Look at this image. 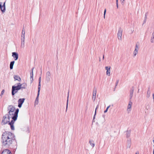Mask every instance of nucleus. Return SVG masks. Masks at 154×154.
Returning a JSON list of instances; mask_svg holds the SVG:
<instances>
[{
  "mask_svg": "<svg viewBox=\"0 0 154 154\" xmlns=\"http://www.w3.org/2000/svg\"><path fill=\"white\" fill-rule=\"evenodd\" d=\"M34 69V67L32 69V72L30 73V79H31V82H32L33 81V70Z\"/></svg>",
  "mask_w": 154,
  "mask_h": 154,
  "instance_id": "18",
  "label": "nucleus"
},
{
  "mask_svg": "<svg viewBox=\"0 0 154 154\" xmlns=\"http://www.w3.org/2000/svg\"><path fill=\"white\" fill-rule=\"evenodd\" d=\"M106 9H105V10H104V18L105 19V14H106Z\"/></svg>",
  "mask_w": 154,
  "mask_h": 154,
  "instance_id": "34",
  "label": "nucleus"
},
{
  "mask_svg": "<svg viewBox=\"0 0 154 154\" xmlns=\"http://www.w3.org/2000/svg\"><path fill=\"white\" fill-rule=\"evenodd\" d=\"M23 33L24 34H25V29L24 28V26H23L22 30V34H23Z\"/></svg>",
  "mask_w": 154,
  "mask_h": 154,
  "instance_id": "32",
  "label": "nucleus"
},
{
  "mask_svg": "<svg viewBox=\"0 0 154 154\" xmlns=\"http://www.w3.org/2000/svg\"><path fill=\"white\" fill-rule=\"evenodd\" d=\"M7 0H6L5 2L4 3L3 5H2V3L0 2V8L1 11L2 13H4L5 12L6 10L5 7V3Z\"/></svg>",
  "mask_w": 154,
  "mask_h": 154,
  "instance_id": "7",
  "label": "nucleus"
},
{
  "mask_svg": "<svg viewBox=\"0 0 154 154\" xmlns=\"http://www.w3.org/2000/svg\"><path fill=\"white\" fill-rule=\"evenodd\" d=\"M25 40H24L23 39V40H21V47L22 48H23L24 47V42Z\"/></svg>",
  "mask_w": 154,
  "mask_h": 154,
  "instance_id": "22",
  "label": "nucleus"
},
{
  "mask_svg": "<svg viewBox=\"0 0 154 154\" xmlns=\"http://www.w3.org/2000/svg\"><path fill=\"white\" fill-rule=\"evenodd\" d=\"M137 53L138 52L137 51H134L133 52V57H135Z\"/></svg>",
  "mask_w": 154,
  "mask_h": 154,
  "instance_id": "28",
  "label": "nucleus"
},
{
  "mask_svg": "<svg viewBox=\"0 0 154 154\" xmlns=\"http://www.w3.org/2000/svg\"><path fill=\"white\" fill-rule=\"evenodd\" d=\"M69 91H68V96H67V101H66V111H67V107H68V101H69L68 98H69Z\"/></svg>",
  "mask_w": 154,
  "mask_h": 154,
  "instance_id": "23",
  "label": "nucleus"
},
{
  "mask_svg": "<svg viewBox=\"0 0 154 154\" xmlns=\"http://www.w3.org/2000/svg\"><path fill=\"white\" fill-rule=\"evenodd\" d=\"M124 1H125V0H121V2L122 3H123Z\"/></svg>",
  "mask_w": 154,
  "mask_h": 154,
  "instance_id": "43",
  "label": "nucleus"
},
{
  "mask_svg": "<svg viewBox=\"0 0 154 154\" xmlns=\"http://www.w3.org/2000/svg\"><path fill=\"white\" fill-rule=\"evenodd\" d=\"M133 95L132 94H130V98H129V99H130V100H131V98H132V97H133Z\"/></svg>",
  "mask_w": 154,
  "mask_h": 154,
  "instance_id": "35",
  "label": "nucleus"
},
{
  "mask_svg": "<svg viewBox=\"0 0 154 154\" xmlns=\"http://www.w3.org/2000/svg\"><path fill=\"white\" fill-rule=\"evenodd\" d=\"M132 103L131 101V100H129L128 105L127 107V111L129 113V112L131 111V105Z\"/></svg>",
  "mask_w": 154,
  "mask_h": 154,
  "instance_id": "12",
  "label": "nucleus"
},
{
  "mask_svg": "<svg viewBox=\"0 0 154 154\" xmlns=\"http://www.w3.org/2000/svg\"><path fill=\"white\" fill-rule=\"evenodd\" d=\"M97 93V89L96 88H94L93 92L92 99L94 101L96 99V96Z\"/></svg>",
  "mask_w": 154,
  "mask_h": 154,
  "instance_id": "11",
  "label": "nucleus"
},
{
  "mask_svg": "<svg viewBox=\"0 0 154 154\" xmlns=\"http://www.w3.org/2000/svg\"><path fill=\"white\" fill-rule=\"evenodd\" d=\"M14 78L15 80H17L19 82H20L21 80L20 78L18 75H14Z\"/></svg>",
  "mask_w": 154,
  "mask_h": 154,
  "instance_id": "19",
  "label": "nucleus"
},
{
  "mask_svg": "<svg viewBox=\"0 0 154 154\" xmlns=\"http://www.w3.org/2000/svg\"><path fill=\"white\" fill-rule=\"evenodd\" d=\"M153 154H154V150L153 151Z\"/></svg>",
  "mask_w": 154,
  "mask_h": 154,
  "instance_id": "51",
  "label": "nucleus"
},
{
  "mask_svg": "<svg viewBox=\"0 0 154 154\" xmlns=\"http://www.w3.org/2000/svg\"><path fill=\"white\" fill-rule=\"evenodd\" d=\"M116 7H117V8H118V3H116Z\"/></svg>",
  "mask_w": 154,
  "mask_h": 154,
  "instance_id": "42",
  "label": "nucleus"
},
{
  "mask_svg": "<svg viewBox=\"0 0 154 154\" xmlns=\"http://www.w3.org/2000/svg\"><path fill=\"white\" fill-rule=\"evenodd\" d=\"M100 61V57L99 58V61Z\"/></svg>",
  "mask_w": 154,
  "mask_h": 154,
  "instance_id": "50",
  "label": "nucleus"
},
{
  "mask_svg": "<svg viewBox=\"0 0 154 154\" xmlns=\"http://www.w3.org/2000/svg\"><path fill=\"white\" fill-rule=\"evenodd\" d=\"M12 56L14 57L15 60H17L18 58V54L16 52L12 53Z\"/></svg>",
  "mask_w": 154,
  "mask_h": 154,
  "instance_id": "13",
  "label": "nucleus"
},
{
  "mask_svg": "<svg viewBox=\"0 0 154 154\" xmlns=\"http://www.w3.org/2000/svg\"><path fill=\"white\" fill-rule=\"evenodd\" d=\"M4 92H5L4 90H3L1 92V94H0V96H1L2 97V95L3 94Z\"/></svg>",
  "mask_w": 154,
  "mask_h": 154,
  "instance_id": "33",
  "label": "nucleus"
},
{
  "mask_svg": "<svg viewBox=\"0 0 154 154\" xmlns=\"http://www.w3.org/2000/svg\"><path fill=\"white\" fill-rule=\"evenodd\" d=\"M15 61H13L11 62L10 64V68L11 69H13V66L14 63Z\"/></svg>",
  "mask_w": 154,
  "mask_h": 154,
  "instance_id": "21",
  "label": "nucleus"
},
{
  "mask_svg": "<svg viewBox=\"0 0 154 154\" xmlns=\"http://www.w3.org/2000/svg\"><path fill=\"white\" fill-rule=\"evenodd\" d=\"M15 136L10 132L5 131L2 136L1 143L3 146L8 148L13 144L15 140Z\"/></svg>",
  "mask_w": 154,
  "mask_h": 154,
  "instance_id": "1",
  "label": "nucleus"
},
{
  "mask_svg": "<svg viewBox=\"0 0 154 154\" xmlns=\"http://www.w3.org/2000/svg\"><path fill=\"white\" fill-rule=\"evenodd\" d=\"M96 111H95V114H94V117H93V121H94V120L95 119V116L96 115Z\"/></svg>",
  "mask_w": 154,
  "mask_h": 154,
  "instance_id": "38",
  "label": "nucleus"
},
{
  "mask_svg": "<svg viewBox=\"0 0 154 154\" xmlns=\"http://www.w3.org/2000/svg\"><path fill=\"white\" fill-rule=\"evenodd\" d=\"M150 42L152 43H154V38L152 37L150 39Z\"/></svg>",
  "mask_w": 154,
  "mask_h": 154,
  "instance_id": "31",
  "label": "nucleus"
},
{
  "mask_svg": "<svg viewBox=\"0 0 154 154\" xmlns=\"http://www.w3.org/2000/svg\"><path fill=\"white\" fill-rule=\"evenodd\" d=\"M10 118H11L8 115L6 114L5 116L3 117L2 121V124L3 125H5L7 124L8 123L10 122Z\"/></svg>",
  "mask_w": 154,
  "mask_h": 154,
  "instance_id": "5",
  "label": "nucleus"
},
{
  "mask_svg": "<svg viewBox=\"0 0 154 154\" xmlns=\"http://www.w3.org/2000/svg\"><path fill=\"white\" fill-rule=\"evenodd\" d=\"M119 81V80H117L116 81V86H115L116 87L117 86L118 84V83Z\"/></svg>",
  "mask_w": 154,
  "mask_h": 154,
  "instance_id": "37",
  "label": "nucleus"
},
{
  "mask_svg": "<svg viewBox=\"0 0 154 154\" xmlns=\"http://www.w3.org/2000/svg\"><path fill=\"white\" fill-rule=\"evenodd\" d=\"M134 87H133L131 89L130 91V94L133 95L134 92Z\"/></svg>",
  "mask_w": 154,
  "mask_h": 154,
  "instance_id": "26",
  "label": "nucleus"
},
{
  "mask_svg": "<svg viewBox=\"0 0 154 154\" xmlns=\"http://www.w3.org/2000/svg\"><path fill=\"white\" fill-rule=\"evenodd\" d=\"M110 105H109L107 107L106 109L104 111V113H106L107 112L108 109L110 107Z\"/></svg>",
  "mask_w": 154,
  "mask_h": 154,
  "instance_id": "30",
  "label": "nucleus"
},
{
  "mask_svg": "<svg viewBox=\"0 0 154 154\" xmlns=\"http://www.w3.org/2000/svg\"><path fill=\"white\" fill-rule=\"evenodd\" d=\"M134 30L131 31V33H132L133 32Z\"/></svg>",
  "mask_w": 154,
  "mask_h": 154,
  "instance_id": "49",
  "label": "nucleus"
},
{
  "mask_svg": "<svg viewBox=\"0 0 154 154\" xmlns=\"http://www.w3.org/2000/svg\"><path fill=\"white\" fill-rule=\"evenodd\" d=\"M1 154H12L10 150L8 149L4 150Z\"/></svg>",
  "mask_w": 154,
  "mask_h": 154,
  "instance_id": "15",
  "label": "nucleus"
},
{
  "mask_svg": "<svg viewBox=\"0 0 154 154\" xmlns=\"http://www.w3.org/2000/svg\"><path fill=\"white\" fill-rule=\"evenodd\" d=\"M25 34H24L23 33V34H22L21 35V40H23V39L24 40H25Z\"/></svg>",
  "mask_w": 154,
  "mask_h": 154,
  "instance_id": "29",
  "label": "nucleus"
},
{
  "mask_svg": "<svg viewBox=\"0 0 154 154\" xmlns=\"http://www.w3.org/2000/svg\"><path fill=\"white\" fill-rule=\"evenodd\" d=\"M152 98H153V100H154V94H152Z\"/></svg>",
  "mask_w": 154,
  "mask_h": 154,
  "instance_id": "44",
  "label": "nucleus"
},
{
  "mask_svg": "<svg viewBox=\"0 0 154 154\" xmlns=\"http://www.w3.org/2000/svg\"><path fill=\"white\" fill-rule=\"evenodd\" d=\"M51 73L49 71H48L46 73L45 80L48 82L50 80Z\"/></svg>",
  "mask_w": 154,
  "mask_h": 154,
  "instance_id": "9",
  "label": "nucleus"
},
{
  "mask_svg": "<svg viewBox=\"0 0 154 154\" xmlns=\"http://www.w3.org/2000/svg\"><path fill=\"white\" fill-rule=\"evenodd\" d=\"M41 77H40L39 79V83L38 85V94L37 96L36 97V98L35 100V103H36L37 104L38 103V97L39 96L40 94V90L41 88Z\"/></svg>",
  "mask_w": 154,
  "mask_h": 154,
  "instance_id": "6",
  "label": "nucleus"
},
{
  "mask_svg": "<svg viewBox=\"0 0 154 154\" xmlns=\"http://www.w3.org/2000/svg\"><path fill=\"white\" fill-rule=\"evenodd\" d=\"M138 50H139V48L138 47V45H137L136 44L135 46V50L134 51H137L138 52Z\"/></svg>",
  "mask_w": 154,
  "mask_h": 154,
  "instance_id": "27",
  "label": "nucleus"
},
{
  "mask_svg": "<svg viewBox=\"0 0 154 154\" xmlns=\"http://www.w3.org/2000/svg\"><path fill=\"white\" fill-rule=\"evenodd\" d=\"M7 109L8 112V114H7L9 116L10 118L12 119V117L14 116L17 110H18V112L19 111V109L18 108L15 109V107L11 105H9L8 106Z\"/></svg>",
  "mask_w": 154,
  "mask_h": 154,
  "instance_id": "2",
  "label": "nucleus"
},
{
  "mask_svg": "<svg viewBox=\"0 0 154 154\" xmlns=\"http://www.w3.org/2000/svg\"><path fill=\"white\" fill-rule=\"evenodd\" d=\"M122 29L121 27H119L117 33L118 38L119 40H122Z\"/></svg>",
  "mask_w": 154,
  "mask_h": 154,
  "instance_id": "8",
  "label": "nucleus"
},
{
  "mask_svg": "<svg viewBox=\"0 0 154 154\" xmlns=\"http://www.w3.org/2000/svg\"><path fill=\"white\" fill-rule=\"evenodd\" d=\"M131 139H128L127 141V148H130L131 146Z\"/></svg>",
  "mask_w": 154,
  "mask_h": 154,
  "instance_id": "16",
  "label": "nucleus"
},
{
  "mask_svg": "<svg viewBox=\"0 0 154 154\" xmlns=\"http://www.w3.org/2000/svg\"><path fill=\"white\" fill-rule=\"evenodd\" d=\"M89 143L91 145V146H92V147H94V146L95 144L94 143V141L93 140H90L89 141Z\"/></svg>",
  "mask_w": 154,
  "mask_h": 154,
  "instance_id": "25",
  "label": "nucleus"
},
{
  "mask_svg": "<svg viewBox=\"0 0 154 154\" xmlns=\"http://www.w3.org/2000/svg\"><path fill=\"white\" fill-rule=\"evenodd\" d=\"M146 19H144V20L143 21V24H144V23H145L146 22Z\"/></svg>",
  "mask_w": 154,
  "mask_h": 154,
  "instance_id": "39",
  "label": "nucleus"
},
{
  "mask_svg": "<svg viewBox=\"0 0 154 154\" xmlns=\"http://www.w3.org/2000/svg\"><path fill=\"white\" fill-rule=\"evenodd\" d=\"M18 113V110H17L14 115V116L12 117V120L8 123L9 125H10L11 128L12 130H14V124L15 121H16L17 119Z\"/></svg>",
  "mask_w": 154,
  "mask_h": 154,
  "instance_id": "3",
  "label": "nucleus"
},
{
  "mask_svg": "<svg viewBox=\"0 0 154 154\" xmlns=\"http://www.w3.org/2000/svg\"><path fill=\"white\" fill-rule=\"evenodd\" d=\"M130 133H131V131H127L126 132V136L127 137H129L130 136Z\"/></svg>",
  "mask_w": 154,
  "mask_h": 154,
  "instance_id": "24",
  "label": "nucleus"
},
{
  "mask_svg": "<svg viewBox=\"0 0 154 154\" xmlns=\"http://www.w3.org/2000/svg\"><path fill=\"white\" fill-rule=\"evenodd\" d=\"M20 86L17 84V86H13L12 88V96L14 95L15 94L17 93L18 90L21 89Z\"/></svg>",
  "mask_w": 154,
  "mask_h": 154,
  "instance_id": "4",
  "label": "nucleus"
},
{
  "mask_svg": "<svg viewBox=\"0 0 154 154\" xmlns=\"http://www.w3.org/2000/svg\"><path fill=\"white\" fill-rule=\"evenodd\" d=\"M17 84H18L20 86V87L21 89H25L27 87V84L26 83H23L21 84L20 83H18Z\"/></svg>",
  "mask_w": 154,
  "mask_h": 154,
  "instance_id": "14",
  "label": "nucleus"
},
{
  "mask_svg": "<svg viewBox=\"0 0 154 154\" xmlns=\"http://www.w3.org/2000/svg\"><path fill=\"white\" fill-rule=\"evenodd\" d=\"M110 67L109 66L108 67V66H106L105 67V69L107 70L106 72V74L109 76L110 72Z\"/></svg>",
  "mask_w": 154,
  "mask_h": 154,
  "instance_id": "17",
  "label": "nucleus"
},
{
  "mask_svg": "<svg viewBox=\"0 0 154 154\" xmlns=\"http://www.w3.org/2000/svg\"><path fill=\"white\" fill-rule=\"evenodd\" d=\"M152 37H153L154 38V31L153 32V33H152Z\"/></svg>",
  "mask_w": 154,
  "mask_h": 154,
  "instance_id": "41",
  "label": "nucleus"
},
{
  "mask_svg": "<svg viewBox=\"0 0 154 154\" xmlns=\"http://www.w3.org/2000/svg\"><path fill=\"white\" fill-rule=\"evenodd\" d=\"M25 99L24 98L19 99L18 101V106L19 108H21L22 106V105L24 103Z\"/></svg>",
  "mask_w": 154,
  "mask_h": 154,
  "instance_id": "10",
  "label": "nucleus"
},
{
  "mask_svg": "<svg viewBox=\"0 0 154 154\" xmlns=\"http://www.w3.org/2000/svg\"><path fill=\"white\" fill-rule=\"evenodd\" d=\"M116 86H115V88H114V90H115V88H116Z\"/></svg>",
  "mask_w": 154,
  "mask_h": 154,
  "instance_id": "48",
  "label": "nucleus"
},
{
  "mask_svg": "<svg viewBox=\"0 0 154 154\" xmlns=\"http://www.w3.org/2000/svg\"><path fill=\"white\" fill-rule=\"evenodd\" d=\"M151 92L150 91V87H149L148 88V89L147 92L146 97L147 98H149L150 96Z\"/></svg>",
  "mask_w": 154,
  "mask_h": 154,
  "instance_id": "20",
  "label": "nucleus"
},
{
  "mask_svg": "<svg viewBox=\"0 0 154 154\" xmlns=\"http://www.w3.org/2000/svg\"><path fill=\"white\" fill-rule=\"evenodd\" d=\"M118 3V0H116V3Z\"/></svg>",
  "mask_w": 154,
  "mask_h": 154,
  "instance_id": "47",
  "label": "nucleus"
},
{
  "mask_svg": "<svg viewBox=\"0 0 154 154\" xmlns=\"http://www.w3.org/2000/svg\"><path fill=\"white\" fill-rule=\"evenodd\" d=\"M40 73H41V75L42 74V69H41Z\"/></svg>",
  "mask_w": 154,
  "mask_h": 154,
  "instance_id": "46",
  "label": "nucleus"
},
{
  "mask_svg": "<svg viewBox=\"0 0 154 154\" xmlns=\"http://www.w3.org/2000/svg\"><path fill=\"white\" fill-rule=\"evenodd\" d=\"M147 13H146V14H145V18H144V19H147Z\"/></svg>",
  "mask_w": 154,
  "mask_h": 154,
  "instance_id": "36",
  "label": "nucleus"
},
{
  "mask_svg": "<svg viewBox=\"0 0 154 154\" xmlns=\"http://www.w3.org/2000/svg\"><path fill=\"white\" fill-rule=\"evenodd\" d=\"M104 55H103V60H104Z\"/></svg>",
  "mask_w": 154,
  "mask_h": 154,
  "instance_id": "45",
  "label": "nucleus"
},
{
  "mask_svg": "<svg viewBox=\"0 0 154 154\" xmlns=\"http://www.w3.org/2000/svg\"><path fill=\"white\" fill-rule=\"evenodd\" d=\"M99 107V105H97V107H96V108L95 109V111H96V110Z\"/></svg>",
  "mask_w": 154,
  "mask_h": 154,
  "instance_id": "40",
  "label": "nucleus"
}]
</instances>
